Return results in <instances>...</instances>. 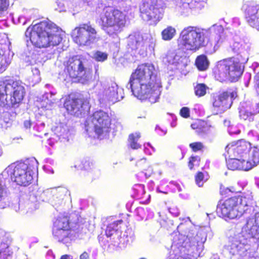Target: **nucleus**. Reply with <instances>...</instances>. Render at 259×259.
<instances>
[{"label":"nucleus","instance_id":"1","mask_svg":"<svg viewBox=\"0 0 259 259\" xmlns=\"http://www.w3.org/2000/svg\"><path fill=\"white\" fill-rule=\"evenodd\" d=\"M250 196H238L226 200L218 205L217 212L220 217L234 219L248 211L253 213L246 218V223L240 232L230 237L226 249L232 255L239 254L242 259H259L253 255L251 244L259 242V210H255Z\"/></svg>","mask_w":259,"mask_h":259},{"label":"nucleus","instance_id":"2","mask_svg":"<svg viewBox=\"0 0 259 259\" xmlns=\"http://www.w3.org/2000/svg\"><path fill=\"white\" fill-rule=\"evenodd\" d=\"M177 230L179 233L174 237L167 259H195L206 240L205 234L197 232L190 222L181 223Z\"/></svg>","mask_w":259,"mask_h":259},{"label":"nucleus","instance_id":"3","mask_svg":"<svg viewBox=\"0 0 259 259\" xmlns=\"http://www.w3.org/2000/svg\"><path fill=\"white\" fill-rule=\"evenodd\" d=\"M126 88L131 89L138 99L156 102L161 93V82L153 65L143 64L138 66L130 77Z\"/></svg>","mask_w":259,"mask_h":259},{"label":"nucleus","instance_id":"4","mask_svg":"<svg viewBox=\"0 0 259 259\" xmlns=\"http://www.w3.org/2000/svg\"><path fill=\"white\" fill-rule=\"evenodd\" d=\"M224 28L221 25H213L209 28L203 29L189 26L183 28L178 39L180 48L195 52L207 46L212 48V52L218 49L223 42Z\"/></svg>","mask_w":259,"mask_h":259},{"label":"nucleus","instance_id":"5","mask_svg":"<svg viewBox=\"0 0 259 259\" xmlns=\"http://www.w3.org/2000/svg\"><path fill=\"white\" fill-rule=\"evenodd\" d=\"M231 48L234 52L238 54L239 62L231 58L219 63L215 77L221 82L237 80L243 72L241 64L247 62L250 54L251 43L247 39L234 42Z\"/></svg>","mask_w":259,"mask_h":259},{"label":"nucleus","instance_id":"6","mask_svg":"<svg viewBox=\"0 0 259 259\" xmlns=\"http://www.w3.org/2000/svg\"><path fill=\"white\" fill-rule=\"evenodd\" d=\"M61 32L55 24L48 20L29 26L25 35L34 46L41 48L59 45L62 40Z\"/></svg>","mask_w":259,"mask_h":259},{"label":"nucleus","instance_id":"7","mask_svg":"<svg viewBox=\"0 0 259 259\" xmlns=\"http://www.w3.org/2000/svg\"><path fill=\"white\" fill-rule=\"evenodd\" d=\"M38 163L34 158L23 162L13 163L8 166L3 172L4 177L10 176L11 180L18 185L27 186L32 180L34 171L37 169Z\"/></svg>","mask_w":259,"mask_h":259},{"label":"nucleus","instance_id":"8","mask_svg":"<svg viewBox=\"0 0 259 259\" xmlns=\"http://www.w3.org/2000/svg\"><path fill=\"white\" fill-rule=\"evenodd\" d=\"M111 118L103 111L95 112L85 121V130L90 137L99 139L106 138L111 130Z\"/></svg>","mask_w":259,"mask_h":259},{"label":"nucleus","instance_id":"9","mask_svg":"<svg viewBox=\"0 0 259 259\" xmlns=\"http://www.w3.org/2000/svg\"><path fill=\"white\" fill-rule=\"evenodd\" d=\"M100 25L109 35L121 31L126 23L125 15L111 7H105L100 14Z\"/></svg>","mask_w":259,"mask_h":259},{"label":"nucleus","instance_id":"10","mask_svg":"<svg viewBox=\"0 0 259 259\" xmlns=\"http://www.w3.org/2000/svg\"><path fill=\"white\" fill-rule=\"evenodd\" d=\"M25 94L24 84L19 81H10L0 84V106H15L20 103Z\"/></svg>","mask_w":259,"mask_h":259},{"label":"nucleus","instance_id":"11","mask_svg":"<svg viewBox=\"0 0 259 259\" xmlns=\"http://www.w3.org/2000/svg\"><path fill=\"white\" fill-rule=\"evenodd\" d=\"M86 61L76 56L69 58L65 63V72L73 78H77L82 83H87L92 78L91 71L85 67Z\"/></svg>","mask_w":259,"mask_h":259},{"label":"nucleus","instance_id":"12","mask_svg":"<svg viewBox=\"0 0 259 259\" xmlns=\"http://www.w3.org/2000/svg\"><path fill=\"white\" fill-rule=\"evenodd\" d=\"M141 17L151 25H156L162 18L163 9L155 0L143 1L140 6Z\"/></svg>","mask_w":259,"mask_h":259},{"label":"nucleus","instance_id":"13","mask_svg":"<svg viewBox=\"0 0 259 259\" xmlns=\"http://www.w3.org/2000/svg\"><path fill=\"white\" fill-rule=\"evenodd\" d=\"M97 31L89 24H83L75 27L72 31L73 41L80 46H89L96 39Z\"/></svg>","mask_w":259,"mask_h":259},{"label":"nucleus","instance_id":"14","mask_svg":"<svg viewBox=\"0 0 259 259\" xmlns=\"http://www.w3.org/2000/svg\"><path fill=\"white\" fill-rule=\"evenodd\" d=\"M101 85L102 89L98 93L100 102L115 103L124 98L123 89L116 82H111L107 84L101 82Z\"/></svg>","mask_w":259,"mask_h":259},{"label":"nucleus","instance_id":"15","mask_svg":"<svg viewBox=\"0 0 259 259\" xmlns=\"http://www.w3.org/2000/svg\"><path fill=\"white\" fill-rule=\"evenodd\" d=\"M127 45L132 50L140 49L141 50L145 51L148 46L153 48L155 46V40L150 34L145 33L142 35L139 33H134L128 36Z\"/></svg>","mask_w":259,"mask_h":259},{"label":"nucleus","instance_id":"16","mask_svg":"<svg viewBox=\"0 0 259 259\" xmlns=\"http://www.w3.org/2000/svg\"><path fill=\"white\" fill-rule=\"evenodd\" d=\"M236 97L234 92H224L218 95L213 102V111L218 114L224 112L229 109L232 104L233 100Z\"/></svg>","mask_w":259,"mask_h":259},{"label":"nucleus","instance_id":"17","mask_svg":"<svg viewBox=\"0 0 259 259\" xmlns=\"http://www.w3.org/2000/svg\"><path fill=\"white\" fill-rule=\"evenodd\" d=\"M64 107L70 114L76 116H79L88 112L90 109L89 100L84 98H69L65 101Z\"/></svg>","mask_w":259,"mask_h":259},{"label":"nucleus","instance_id":"18","mask_svg":"<svg viewBox=\"0 0 259 259\" xmlns=\"http://www.w3.org/2000/svg\"><path fill=\"white\" fill-rule=\"evenodd\" d=\"M122 222V220H118L114 221L113 223L108 225L107 227L105 233L107 237L113 236V239H117L119 240L118 242L119 244L123 245V246L126 245L130 242H132L133 240V236L131 235L128 236L127 235L128 232H132L131 230H128L127 232H125L123 236H121V232L119 230L120 227L119 225L121 224Z\"/></svg>","mask_w":259,"mask_h":259},{"label":"nucleus","instance_id":"19","mask_svg":"<svg viewBox=\"0 0 259 259\" xmlns=\"http://www.w3.org/2000/svg\"><path fill=\"white\" fill-rule=\"evenodd\" d=\"M250 143L244 140L238 141L236 145H228L226 151L229 157L247 158L251 150Z\"/></svg>","mask_w":259,"mask_h":259},{"label":"nucleus","instance_id":"20","mask_svg":"<svg viewBox=\"0 0 259 259\" xmlns=\"http://www.w3.org/2000/svg\"><path fill=\"white\" fill-rule=\"evenodd\" d=\"M245 18L250 26L259 31V5L249 6L246 10Z\"/></svg>","mask_w":259,"mask_h":259},{"label":"nucleus","instance_id":"21","mask_svg":"<svg viewBox=\"0 0 259 259\" xmlns=\"http://www.w3.org/2000/svg\"><path fill=\"white\" fill-rule=\"evenodd\" d=\"M0 259H10L12 253L9 248L11 239L3 230H0Z\"/></svg>","mask_w":259,"mask_h":259},{"label":"nucleus","instance_id":"22","mask_svg":"<svg viewBox=\"0 0 259 259\" xmlns=\"http://www.w3.org/2000/svg\"><path fill=\"white\" fill-rule=\"evenodd\" d=\"M52 131L62 141H68L70 136L69 130L66 124L63 123L56 124L52 128Z\"/></svg>","mask_w":259,"mask_h":259},{"label":"nucleus","instance_id":"23","mask_svg":"<svg viewBox=\"0 0 259 259\" xmlns=\"http://www.w3.org/2000/svg\"><path fill=\"white\" fill-rule=\"evenodd\" d=\"M255 110L252 111L250 110V107H245L242 105L239 108V116L241 119L244 120H248L249 121L253 120L254 115L259 113V107L257 104H255Z\"/></svg>","mask_w":259,"mask_h":259},{"label":"nucleus","instance_id":"24","mask_svg":"<svg viewBox=\"0 0 259 259\" xmlns=\"http://www.w3.org/2000/svg\"><path fill=\"white\" fill-rule=\"evenodd\" d=\"M53 235L59 242L67 243L71 240V231L69 229H53Z\"/></svg>","mask_w":259,"mask_h":259},{"label":"nucleus","instance_id":"25","mask_svg":"<svg viewBox=\"0 0 259 259\" xmlns=\"http://www.w3.org/2000/svg\"><path fill=\"white\" fill-rule=\"evenodd\" d=\"M182 57L178 55L175 51H169L163 59V62L168 65L174 66L177 68L178 65L180 64Z\"/></svg>","mask_w":259,"mask_h":259},{"label":"nucleus","instance_id":"26","mask_svg":"<svg viewBox=\"0 0 259 259\" xmlns=\"http://www.w3.org/2000/svg\"><path fill=\"white\" fill-rule=\"evenodd\" d=\"M61 190L62 188L60 187L48 189L44 191L41 194V197L44 201H51L53 202V201L55 200V196H56V198H58L57 196L58 194H59L60 197H61L62 195L60 194Z\"/></svg>","mask_w":259,"mask_h":259},{"label":"nucleus","instance_id":"27","mask_svg":"<svg viewBox=\"0 0 259 259\" xmlns=\"http://www.w3.org/2000/svg\"><path fill=\"white\" fill-rule=\"evenodd\" d=\"M176 34V29L171 26H168L161 32L162 38L164 40L168 41L172 39Z\"/></svg>","mask_w":259,"mask_h":259},{"label":"nucleus","instance_id":"28","mask_svg":"<svg viewBox=\"0 0 259 259\" xmlns=\"http://www.w3.org/2000/svg\"><path fill=\"white\" fill-rule=\"evenodd\" d=\"M53 229H69L68 219L67 217H59L54 223Z\"/></svg>","mask_w":259,"mask_h":259},{"label":"nucleus","instance_id":"29","mask_svg":"<svg viewBox=\"0 0 259 259\" xmlns=\"http://www.w3.org/2000/svg\"><path fill=\"white\" fill-rule=\"evenodd\" d=\"M229 159L227 161V165L229 169L240 170V159L238 157H229Z\"/></svg>","mask_w":259,"mask_h":259},{"label":"nucleus","instance_id":"30","mask_svg":"<svg viewBox=\"0 0 259 259\" xmlns=\"http://www.w3.org/2000/svg\"><path fill=\"white\" fill-rule=\"evenodd\" d=\"M208 61L205 55H200L198 56L195 61V64L200 70H205L208 66Z\"/></svg>","mask_w":259,"mask_h":259},{"label":"nucleus","instance_id":"31","mask_svg":"<svg viewBox=\"0 0 259 259\" xmlns=\"http://www.w3.org/2000/svg\"><path fill=\"white\" fill-rule=\"evenodd\" d=\"M140 134L139 133H136L130 135L128 140L131 147L133 149H137L141 148V145L137 143V141L140 138Z\"/></svg>","mask_w":259,"mask_h":259},{"label":"nucleus","instance_id":"32","mask_svg":"<svg viewBox=\"0 0 259 259\" xmlns=\"http://www.w3.org/2000/svg\"><path fill=\"white\" fill-rule=\"evenodd\" d=\"M240 170L247 171L254 167L249 157L247 158H240Z\"/></svg>","mask_w":259,"mask_h":259},{"label":"nucleus","instance_id":"33","mask_svg":"<svg viewBox=\"0 0 259 259\" xmlns=\"http://www.w3.org/2000/svg\"><path fill=\"white\" fill-rule=\"evenodd\" d=\"M248 157L254 166L259 164V149L256 147L252 148Z\"/></svg>","mask_w":259,"mask_h":259},{"label":"nucleus","instance_id":"34","mask_svg":"<svg viewBox=\"0 0 259 259\" xmlns=\"http://www.w3.org/2000/svg\"><path fill=\"white\" fill-rule=\"evenodd\" d=\"M39 58L38 54L33 51L32 52H29L28 54H26L25 60L29 64L33 65L38 62L40 63L38 60Z\"/></svg>","mask_w":259,"mask_h":259},{"label":"nucleus","instance_id":"35","mask_svg":"<svg viewBox=\"0 0 259 259\" xmlns=\"http://www.w3.org/2000/svg\"><path fill=\"white\" fill-rule=\"evenodd\" d=\"M32 10H26L24 11V13L25 15H21L18 17V22L19 24H22L23 25H25L28 21H30L31 18H32Z\"/></svg>","mask_w":259,"mask_h":259},{"label":"nucleus","instance_id":"36","mask_svg":"<svg viewBox=\"0 0 259 259\" xmlns=\"http://www.w3.org/2000/svg\"><path fill=\"white\" fill-rule=\"evenodd\" d=\"M108 54L106 52L100 51L95 52L93 55V58L96 61L103 62L108 58Z\"/></svg>","mask_w":259,"mask_h":259},{"label":"nucleus","instance_id":"37","mask_svg":"<svg viewBox=\"0 0 259 259\" xmlns=\"http://www.w3.org/2000/svg\"><path fill=\"white\" fill-rule=\"evenodd\" d=\"M11 63V59L6 55L0 56V72L4 71Z\"/></svg>","mask_w":259,"mask_h":259},{"label":"nucleus","instance_id":"38","mask_svg":"<svg viewBox=\"0 0 259 259\" xmlns=\"http://www.w3.org/2000/svg\"><path fill=\"white\" fill-rule=\"evenodd\" d=\"M207 87L203 83L198 84L194 88L195 95L202 97L205 95Z\"/></svg>","mask_w":259,"mask_h":259},{"label":"nucleus","instance_id":"39","mask_svg":"<svg viewBox=\"0 0 259 259\" xmlns=\"http://www.w3.org/2000/svg\"><path fill=\"white\" fill-rule=\"evenodd\" d=\"M206 1V0H192L191 2L189 4V5L191 9L201 10L204 7Z\"/></svg>","mask_w":259,"mask_h":259},{"label":"nucleus","instance_id":"40","mask_svg":"<svg viewBox=\"0 0 259 259\" xmlns=\"http://www.w3.org/2000/svg\"><path fill=\"white\" fill-rule=\"evenodd\" d=\"M69 3L68 0H57V7L55 9L60 12L65 11L66 8L69 7Z\"/></svg>","mask_w":259,"mask_h":259},{"label":"nucleus","instance_id":"41","mask_svg":"<svg viewBox=\"0 0 259 259\" xmlns=\"http://www.w3.org/2000/svg\"><path fill=\"white\" fill-rule=\"evenodd\" d=\"M31 71L33 74L32 81L34 83H36L40 81V71L36 66H33L31 67Z\"/></svg>","mask_w":259,"mask_h":259},{"label":"nucleus","instance_id":"42","mask_svg":"<svg viewBox=\"0 0 259 259\" xmlns=\"http://www.w3.org/2000/svg\"><path fill=\"white\" fill-rule=\"evenodd\" d=\"M55 93L52 92L50 93H46L43 96V99L44 100H47V103L50 106H52L54 103L56 101V98L54 97Z\"/></svg>","mask_w":259,"mask_h":259},{"label":"nucleus","instance_id":"43","mask_svg":"<svg viewBox=\"0 0 259 259\" xmlns=\"http://www.w3.org/2000/svg\"><path fill=\"white\" fill-rule=\"evenodd\" d=\"M204 175L201 172H199L195 177V182L198 187H202L204 183Z\"/></svg>","mask_w":259,"mask_h":259},{"label":"nucleus","instance_id":"44","mask_svg":"<svg viewBox=\"0 0 259 259\" xmlns=\"http://www.w3.org/2000/svg\"><path fill=\"white\" fill-rule=\"evenodd\" d=\"M200 158L198 156H192L189 162V167L190 169H192L195 165H199Z\"/></svg>","mask_w":259,"mask_h":259},{"label":"nucleus","instance_id":"45","mask_svg":"<svg viewBox=\"0 0 259 259\" xmlns=\"http://www.w3.org/2000/svg\"><path fill=\"white\" fill-rule=\"evenodd\" d=\"M248 136L253 141H257L259 140V134L255 131H250L248 133Z\"/></svg>","mask_w":259,"mask_h":259},{"label":"nucleus","instance_id":"46","mask_svg":"<svg viewBox=\"0 0 259 259\" xmlns=\"http://www.w3.org/2000/svg\"><path fill=\"white\" fill-rule=\"evenodd\" d=\"M190 147L194 151H197L201 150L203 148V145L200 142L193 143L190 144Z\"/></svg>","mask_w":259,"mask_h":259},{"label":"nucleus","instance_id":"47","mask_svg":"<svg viewBox=\"0 0 259 259\" xmlns=\"http://www.w3.org/2000/svg\"><path fill=\"white\" fill-rule=\"evenodd\" d=\"M180 115L184 118H188L190 116V109L189 108L184 107L180 110Z\"/></svg>","mask_w":259,"mask_h":259},{"label":"nucleus","instance_id":"48","mask_svg":"<svg viewBox=\"0 0 259 259\" xmlns=\"http://www.w3.org/2000/svg\"><path fill=\"white\" fill-rule=\"evenodd\" d=\"M169 212L175 217H177L180 213L179 209L175 206L170 207L168 209Z\"/></svg>","mask_w":259,"mask_h":259},{"label":"nucleus","instance_id":"49","mask_svg":"<svg viewBox=\"0 0 259 259\" xmlns=\"http://www.w3.org/2000/svg\"><path fill=\"white\" fill-rule=\"evenodd\" d=\"M155 131L160 136L165 135L166 133V130L161 129L159 126H156L155 127Z\"/></svg>","mask_w":259,"mask_h":259},{"label":"nucleus","instance_id":"50","mask_svg":"<svg viewBox=\"0 0 259 259\" xmlns=\"http://www.w3.org/2000/svg\"><path fill=\"white\" fill-rule=\"evenodd\" d=\"M29 208L31 209L30 211L35 210L38 207V204L36 202L35 203L32 202V201H31L30 203H29L28 204Z\"/></svg>","mask_w":259,"mask_h":259},{"label":"nucleus","instance_id":"51","mask_svg":"<svg viewBox=\"0 0 259 259\" xmlns=\"http://www.w3.org/2000/svg\"><path fill=\"white\" fill-rule=\"evenodd\" d=\"M89 255L86 252H84L80 255V259H89Z\"/></svg>","mask_w":259,"mask_h":259},{"label":"nucleus","instance_id":"52","mask_svg":"<svg viewBox=\"0 0 259 259\" xmlns=\"http://www.w3.org/2000/svg\"><path fill=\"white\" fill-rule=\"evenodd\" d=\"M31 123L30 121L29 120H26L24 122V125L25 127H26V128H30L31 126Z\"/></svg>","mask_w":259,"mask_h":259},{"label":"nucleus","instance_id":"53","mask_svg":"<svg viewBox=\"0 0 259 259\" xmlns=\"http://www.w3.org/2000/svg\"><path fill=\"white\" fill-rule=\"evenodd\" d=\"M233 23L234 24V26L237 27V26L240 25V22L238 18H234L233 20Z\"/></svg>","mask_w":259,"mask_h":259},{"label":"nucleus","instance_id":"54","mask_svg":"<svg viewBox=\"0 0 259 259\" xmlns=\"http://www.w3.org/2000/svg\"><path fill=\"white\" fill-rule=\"evenodd\" d=\"M142 164H146V161L145 159H141L137 163V165L141 166Z\"/></svg>","mask_w":259,"mask_h":259},{"label":"nucleus","instance_id":"55","mask_svg":"<svg viewBox=\"0 0 259 259\" xmlns=\"http://www.w3.org/2000/svg\"><path fill=\"white\" fill-rule=\"evenodd\" d=\"M224 124L226 126L230 127L231 124V121L229 120H225Z\"/></svg>","mask_w":259,"mask_h":259},{"label":"nucleus","instance_id":"56","mask_svg":"<svg viewBox=\"0 0 259 259\" xmlns=\"http://www.w3.org/2000/svg\"><path fill=\"white\" fill-rule=\"evenodd\" d=\"M60 259H73L70 255H64L62 256Z\"/></svg>","mask_w":259,"mask_h":259},{"label":"nucleus","instance_id":"57","mask_svg":"<svg viewBox=\"0 0 259 259\" xmlns=\"http://www.w3.org/2000/svg\"><path fill=\"white\" fill-rule=\"evenodd\" d=\"M229 132L230 134H231V135L238 134L240 133V131L238 130L236 132H233V131H231V130H229Z\"/></svg>","mask_w":259,"mask_h":259},{"label":"nucleus","instance_id":"58","mask_svg":"<svg viewBox=\"0 0 259 259\" xmlns=\"http://www.w3.org/2000/svg\"><path fill=\"white\" fill-rule=\"evenodd\" d=\"M157 191L158 192H159V193H165V194H166V192L161 191V190L160 189V188H159V187H157Z\"/></svg>","mask_w":259,"mask_h":259},{"label":"nucleus","instance_id":"59","mask_svg":"<svg viewBox=\"0 0 259 259\" xmlns=\"http://www.w3.org/2000/svg\"><path fill=\"white\" fill-rule=\"evenodd\" d=\"M191 126L192 128L193 129H195L197 127L196 125L195 124H192Z\"/></svg>","mask_w":259,"mask_h":259},{"label":"nucleus","instance_id":"60","mask_svg":"<svg viewBox=\"0 0 259 259\" xmlns=\"http://www.w3.org/2000/svg\"><path fill=\"white\" fill-rule=\"evenodd\" d=\"M147 145L150 146L153 150V151H154V148L151 145L150 143H147Z\"/></svg>","mask_w":259,"mask_h":259},{"label":"nucleus","instance_id":"61","mask_svg":"<svg viewBox=\"0 0 259 259\" xmlns=\"http://www.w3.org/2000/svg\"><path fill=\"white\" fill-rule=\"evenodd\" d=\"M187 219L189 221H190L189 218H187Z\"/></svg>","mask_w":259,"mask_h":259},{"label":"nucleus","instance_id":"62","mask_svg":"<svg viewBox=\"0 0 259 259\" xmlns=\"http://www.w3.org/2000/svg\"><path fill=\"white\" fill-rule=\"evenodd\" d=\"M46 86L47 87H49V86H50V84H46Z\"/></svg>","mask_w":259,"mask_h":259},{"label":"nucleus","instance_id":"63","mask_svg":"<svg viewBox=\"0 0 259 259\" xmlns=\"http://www.w3.org/2000/svg\"><path fill=\"white\" fill-rule=\"evenodd\" d=\"M32 199H34V196H32Z\"/></svg>","mask_w":259,"mask_h":259},{"label":"nucleus","instance_id":"64","mask_svg":"<svg viewBox=\"0 0 259 259\" xmlns=\"http://www.w3.org/2000/svg\"><path fill=\"white\" fill-rule=\"evenodd\" d=\"M257 76L259 77V72L258 73Z\"/></svg>","mask_w":259,"mask_h":259}]
</instances>
